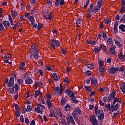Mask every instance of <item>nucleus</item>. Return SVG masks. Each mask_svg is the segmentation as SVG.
<instances>
[{"instance_id":"15","label":"nucleus","mask_w":125,"mask_h":125,"mask_svg":"<svg viewBox=\"0 0 125 125\" xmlns=\"http://www.w3.org/2000/svg\"><path fill=\"white\" fill-rule=\"evenodd\" d=\"M26 84H32L33 83V80L30 77H27L25 81Z\"/></svg>"},{"instance_id":"36","label":"nucleus","mask_w":125,"mask_h":125,"mask_svg":"<svg viewBox=\"0 0 125 125\" xmlns=\"http://www.w3.org/2000/svg\"><path fill=\"white\" fill-rule=\"evenodd\" d=\"M27 112L30 113L32 111V106H31V105L28 104L27 106Z\"/></svg>"},{"instance_id":"60","label":"nucleus","mask_w":125,"mask_h":125,"mask_svg":"<svg viewBox=\"0 0 125 125\" xmlns=\"http://www.w3.org/2000/svg\"><path fill=\"white\" fill-rule=\"evenodd\" d=\"M8 17H9L10 23L13 22V20L12 19V17H11V16L10 15H8Z\"/></svg>"},{"instance_id":"44","label":"nucleus","mask_w":125,"mask_h":125,"mask_svg":"<svg viewBox=\"0 0 125 125\" xmlns=\"http://www.w3.org/2000/svg\"><path fill=\"white\" fill-rule=\"evenodd\" d=\"M101 8H99V7H98V6H96L93 11L94 13H96V12H97L98 11V10H100V9H101Z\"/></svg>"},{"instance_id":"56","label":"nucleus","mask_w":125,"mask_h":125,"mask_svg":"<svg viewBox=\"0 0 125 125\" xmlns=\"http://www.w3.org/2000/svg\"><path fill=\"white\" fill-rule=\"evenodd\" d=\"M30 13H31V14H34V15H36V14H37V10H31L30 11Z\"/></svg>"},{"instance_id":"11","label":"nucleus","mask_w":125,"mask_h":125,"mask_svg":"<svg viewBox=\"0 0 125 125\" xmlns=\"http://www.w3.org/2000/svg\"><path fill=\"white\" fill-rule=\"evenodd\" d=\"M13 85H14V78L12 77L10 78L9 83H8V87H12Z\"/></svg>"},{"instance_id":"5","label":"nucleus","mask_w":125,"mask_h":125,"mask_svg":"<svg viewBox=\"0 0 125 125\" xmlns=\"http://www.w3.org/2000/svg\"><path fill=\"white\" fill-rule=\"evenodd\" d=\"M51 45L54 49H55V46L57 47H59V46H60V42H59L58 40L52 39L51 40Z\"/></svg>"},{"instance_id":"24","label":"nucleus","mask_w":125,"mask_h":125,"mask_svg":"<svg viewBox=\"0 0 125 125\" xmlns=\"http://www.w3.org/2000/svg\"><path fill=\"white\" fill-rule=\"evenodd\" d=\"M107 43L109 44V45H111V46H113V39L112 38L110 37L108 40H107Z\"/></svg>"},{"instance_id":"22","label":"nucleus","mask_w":125,"mask_h":125,"mask_svg":"<svg viewBox=\"0 0 125 125\" xmlns=\"http://www.w3.org/2000/svg\"><path fill=\"white\" fill-rule=\"evenodd\" d=\"M52 77L55 81H59V77H58L57 74H56V73H53Z\"/></svg>"},{"instance_id":"55","label":"nucleus","mask_w":125,"mask_h":125,"mask_svg":"<svg viewBox=\"0 0 125 125\" xmlns=\"http://www.w3.org/2000/svg\"><path fill=\"white\" fill-rule=\"evenodd\" d=\"M65 4V1L64 0H62L61 1H60V5L61 6H62V5H64Z\"/></svg>"},{"instance_id":"14","label":"nucleus","mask_w":125,"mask_h":125,"mask_svg":"<svg viewBox=\"0 0 125 125\" xmlns=\"http://www.w3.org/2000/svg\"><path fill=\"white\" fill-rule=\"evenodd\" d=\"M91 83L93 84V86H97V79L95 78H91Z\"/></svg>"},{"instance_id":"13","label":"nucleus","mask_w":125,"mask_h":125,"mask_svg":"<svg viewBox=\"0 0 125 125\" xmlns=\"http://www.w3.org/2000/svg\"><path fill=\"white\" fill-rule=\"evenodd\" d=\"M99 71L102 76H104V73L106 71V68L104 66L99 68Z\"/></svg>"},{"instance_id":"64","label":"nucleus","mask_w":125,"mask_h":125,"mask_svg":"<svg viewBox=\"0 0 125 125\" xmlns=\"http://www.w3.org/2000/svg\"><path fill=\"white\" fill-rule=\"evenodd\" d=\"M60 2V0H56L55 3V5H56V6H58Z\"/></svg>"},{"instance_id":"9","label":"nucleus","mask_w":125,"mask_h":125,"mask_svg":"<svg viewBox=\"0 0 125 125\" xmlns=\"http://www.w3.org/2000/svg\"><path fill=\"white\" fill-rule=\"evenodd\" d=\"M25 17H27V18L29 19V21L31 23H35L36 22L35 21V18L33 16H30L28 13L26 14Z\"/></svg>"},{"instance_id":"12","label":"nucleus","mask_w":125,"mask_h":125,"mask_svg":"<svg viewBox=\"0 0 125 125\" xmlns=\"http://www.w3.org/2000/svg\"><path fill=\"white\" fill-rule=\"evenodd\" d=\"M66 119L68 125H71V122H72L74 121V118H73V116L71 115H68V116H67Z\"/></svg>"},{"instance_id":"1","label":"nucleus","mask_w":125,"mask_h":125,"mask_svg":"<svg viewBox=\"0 0 125 125\" xmlns=\"http://www.w3.org/2000/svg\"><path fill=\"white\" fill-rule=\"evenodd\" d=\"M38 46L37 45H32L31 47V55H30V58L33 59V58H35V60H38L39 59V51H38Z\"/></svg>"},{"instance_id":"25","label":"nucleus","mask_w":125,"mask_h":125,"mask_svg":"<svg viewBox=\"0 0 125 125\" xmlns=\"http://www.w3.org/2000/svg\"><path fill=\"white\" fill-rule=\"evenodd\" d=\"M115 49H116V46H113L110 48V52L112 53V54H116Z\"/></svg>"},{"instance_id":"30","label":"nucleus","mask_w":125,"mask_h":125,"mask_svg":"<svg viewBox=\"0 0 125 125\" xmlns=\"http://www.w3.org/2000/svg\"><path fill=\"white\" fill-rule=\"evenodd\" d=\"M47 105L48 109L51 110V109H52V103H51V102H47Z\"/></svg>"},{"instance_id":"38","label":"nucleus","mask_w":125,"mask_h":125,"mask_svg":"<svg viewBox=\"0 0 125 125\" xmlns=\"http://www.w3.org/2000/svg\"><path fill=\"white\" fill-rule=\"evenodd\" d=\"M87 68H89V69H94V65H93V63H90L87 65Z\"/></svg>"},{"instance_id":"46","label":"nucleus","mask_w":125,"mask_h":125,"mask_svg":"<svg viewBox=\"0 0 125 125\" xmlns=\"http://www.w3.org/2000/svg\"><path fill=\"white\" fill-rule=\"evenodd\" d=\"M61 101V105H62V106H64V105L66 104V101L65 98H63Z\"/></svg>"},{"instance_id":"31","label":"nucleus","mask_w":125,"mask_h":125,"mask_svg":"<svg viewBox=\"0 0 125 125\" xmlns=\"http://www.w3.org/2000/svg\"><path fill=\"white\" fill-rule=\"evenodd\" d=\"M97 4V6L99 7V8H101V7L102 6V0H98Z\"/></svg>"},{"instance_id":"35","label":"nucleus","mask_w":125,"mask_h":125,"mask_svg":"<svg viewBox=\"0 0 125 125\" xmlns=\"http://www.w3.org/2000/svg\"><path fill=\"white\" fill-rule=\"evenodd\" d=\"M102 33L103 38L105 40H107V39H108V37L107 36V34H106V33H105V32L104 31H102Z\"/></svg>"},{"instance_id":"21","label":"nucleus","mask_w":125,"mask_h":125,"mask_svg":"<svg viewBox=\"0 0 125 125\" xmlns=\"http://www.w3.org/2000/svg\"><path fill=\"white\" fill-rule=\"evenodd\" d=\"M118 105H120V104H116L114 106V105H113V104L111 105V107H112V112H116V111H117V110H118Z\"/></svg>"},{"instance_id":"19","label":"nucleus","mask_w":125,"mask_h":125,"mask_svg":"<svg viewBox=\"0 0 125 125\" xmlns=\"http://www.w3.org/2000/svg\"><path fill=\"white\" fill-rule=\"evenodd\" d=\"M117 102H119V103H122V100H121V98H118L117 97H115L113 102L112 106H114L115 105V104L117 102Z\"/></svg>"},{"instance_id":"58","label":"nucleus","mask_w":125,"mask_h":125,"mask_svg":"<svg viewBox=\"0 0 125 125\" xmlns=\"http://www.w3.org/2000/svg\"><path fill=\"white\" fill-rule=\"evenodd\" d=\"M14 87L16 90V91H18V89L19 88V87L18 86V85L17 84H16L14 86Z\"/></svg>"},{"instance_id":"4","label":"nucleus","mask_w":125,"mask_h":125,"mask_svg":"<svg viewBox=\"0 0 125 125\" xmlns=\"http://www.w3.org/2000/svg\"><path fill=\"white\" fill-rule=\"evenodd\" d=\"M44 109H45V107L44 105L38 104L37 107L35 108V111L37 112L38 114L42 115V112H43Z\"/></svg>"},{"instance_id":"47","label":"nucleus","mask_w":125,"mask_h":125,"mask_svg":"<svg viewBox=\"0 0 125 125\" xmlns=\"http://www.w3.org/2000/svg\"><path fill=\"white\" fill-rule=\"evenodd\" d=\"M125 6H123L121 8L120 13H121V14H123V13H125Z\"/></svg>"},{"instance_id":"62","label":"nucleus","mask_w":125,"mask_h":125,"mask_svg":"<svg viewBox=\"0 0 125 125\" xmlns=\"http://www.w3.org/2000/svg\"><path fill=\"white\" fill-rule=\"evenodd\" d=\"M88 4H89V0H87L86 2L84 4V8H85V7H87Z\"/></svg>"},{"instance_id":"8","label":"nucleus","mask_w":125,"mask_h":125,"mask_svg":"<svg viewBox=\"0 0 125 125\" xmlns=\"http://www.w3.org/2000/svg\"><path fill=\"white\" fill-rule=\"evenodd\" d=\"M118 71H121V69H119V67H110L108 69V72L109 74H115V73L118 72Z\"/></svg>"},{"instance_id":"32","label":"nucleus","mask_w":125,"mask_h":125,"mask_svg":"<svg viewBox=\"0 0 125 125\" xmlns=\"http://www.w3.org/2000/svg\"><path fill=\"white\" fill-rule=\"evenodd\" d=\"M118 56L119 59H124L125 58V55H123V53L120 52L119 53H118Z\"/></svg>"},{"instance_id":"27","label":"nucleus","mask_w":125,"mask_h":125,"mask_svg":"<svg viewBox=\"0 0 125 125\" xmlns=\"http://www.w3.org/2000/svg\"><path fill=\"white\" fill-rule=\"evenodd\" d=\"M101 48H102V45H101L99 48L97 47H95L94 50L95 52L97 53V52H99L101 50Z\"/></svg>"},{"instance_id":"45","label":"nucleus","mask_w":125,"mask_h":125,"mask_svg":"<svg viewBox=\"0 0 125 125\" xmlns=\"http://www.w3.org/2000/svg\"><path fill=\"white\" fill-rule=\"evenodd\" d=\"M71 100L73 103H78V102H79V101L77 100L75 97H74L71 98Z\"/></svg>"},{"instance_id":"34","label":"nucleus","mask_w":125,"mask_h":125,"mask_svg":"<svg viewBox=\"0 0 125 125\" xmlns=\"http://www.w3.org/2000/svg\"><path fill=\"white\" fill-rule=\"evenodd\" d=\"M82 24V19L80 18L78 19V20L76 21V25L77 26H80V25Z\"/></svg>"},{"instance_id":"51","label":"nucleus","mask_w":125,"mask_h":125,"mask_svg":"<svg viewBox=\"0 0 125 125\" xmlns=\"http://www.w3.org/2000/svg\"><path fill=\"white\" fill-rule=\"evenodd\" d=\"M85 88L87 91H89V92H91L92 91V89H91V88L90 86H85Z\"/></svg>"},{"instance_id":"49","label":"nucleus","mask_w":125,"mask_h":125,"mask_svg":"<svg viewBox=\"0 0 125 125\" xmlns=\"http://www.w3.org/2000/svg\"><path fill=\"white\" fill-rule=\"evenodd\" d=\"M87 43L89 44H92V45H94L95 44V42L94 41H88Z\"/></svg>"},{"instance_id":"59","label":"nucleus","mask_w":125,"mask_h":125,"mask_svg":"<svg viewBox=\"0 0 125 125\" xmlns=\"http://www.w3.org/2000/svg\"><path fill=\"white\" fill-rule=\"evenodd\" d=\"M46 69L47 70V71H50V72H52L53 71L52 68H51L50 66H47Z\"/></svg>"},{"instance_id":"33","label":"nucleus","mask_w":125,"mask_h":125,"mask_svg":"<svg viewBox=\"0 0 125 125\" xmlns=\"http://www.w3.org/2000/svg\"><path fill=\"white\" fill-rule=\"evenodd\" d=\"M24 82V81L22 79H18L17 83H18V84H22Z\"/></svg>"},{"instance_id":"53","label":"nucleus","mask_w":125,"mask_h":125,"mask_svg":"<svg viewBox=\"0 0 125 125\" xmlns=\"http://www.w3.org/2000/svg\"><path fill=\"white\" fill-rule=\"evenodd\" d=\"M36 3H37V0H31V5H32L33 6H34V5H35Z\"/></svg>"},{"instance_id":"54","label":"nucleus","mask_w":125,"mask_h":125,"mask_svg":"<svg viewBox=\"0 0 125 125\" xmlns=\"http://www.w3.org/2000/svg\"><path fill=\"white\" fill-rule=\"evenodd\" d=\"M38 72H39V74L41 77H42L43 76V72H42V70L41 69H38Z\"/></svg>"},{"instance_id":"2","label":"nucleus","mask_w":125,"mask_h":125,"mask_svg":"<svg viewBox=\"0 0 125 125\" xmlns=\"http://www.w3.org/2000/svg\"><path fill=\"white\" fill-rule=\"evenodd\" d=\"M72 117L74 118L76 122L78 121L79 118L78 116H81L82 115V110L79 108H76L72 113Z\"/></svg>"},{"instance_id":"29","label":"nucleus","mask_w":125,"mask_h":125,"mask_svg":"<svg viewBox=\"0 0 125 125\" xmlns=\"http://www.w3.org/2000/svg\"><path fill=\"white\" fill-rule=\"evenodd\" d=\"M120 23H125V14L123 15V16L120 19Z\"/></svg>"},{"instance_id":"28","label":"nucleus","mask_w":125,"mask_h":125,"mask_svg":"<svg viewBox=\"0 0 125 125\" xmlns=\"http://www.w3.org/2000/svg\"><path fill=\"white\" fill-rule=\"evenodd\" d=\"M66 91L69 96H70V97H74V95H75V94L73 93V91L71 90H67Z\"/></svg>"},{"instance_id":"57","label":"nucleus","mask_w":125,"mask_h":125,"mask_svg":"<svg viewBox=\"0 0 125 125\" xmlns=\"http://www.w3.org/2000/svg\"><path fill=\"white\" fill-rule=\"evenodd\" d=\"M16 117H18L20 116V111L16 110Z\"/></svg>"},{"instance_id":"48","label":"nucleus","mask_w":125,"mask_h":125,"mask_svg":"<svg viewBox=\"0 0 125 125\" xmlns=\"http://www.w3.org/2000/svg\"><path fill=\"white\" fill-rule=\"evenodd\" d=\"M4 30V27H3V25L2 23H0V32H3Z\"/></svg>"},{"instance_id":"37","label":"nucleus","mask_w":125,"mask_h":125,"mask_svg":"<svg viewBox=\"0 0 125 125\" xmlns=\"http://www.w3.org/2000/svg\"><path fill=\"white\" fill-rule=\"evenodd\" d=\"M40 94H41V91L39 90L36 91L35 92L34 97L35 98H37V97H38V96H39V95H40Z\"/></svg>"},{"instance_id":"10","label":"nucleus","mask_w":125,"mask_h":125,"mask_svg":"<svg viewBox=\"0 0 125 125\" xmlns=\"http://www.w3.org/2000/svg\"><path fill=\"white\" fill-rule=\"evenodd\" d=\"M116 96V92L115 91H113L110 96L108 97V98L107 99L108 102H111V100H113L114 98H115V97Z\"/></svg>"},{"instance_id":"26","label":"nucleus","mask_w":125,"mask_h":125,"mask_svg":"<svg viewBox=\"0 0 125 125\" xmlns=\"http://www.w3.org/2000/svg\"><path fill=\"white\" fill-rule=\"evenodd\" d=\"M114 42L117 46H118V47H122V44H121V42L118 41V40H117V39H114Z\"/></svg>"},{"instance_id":"52","label":"nucleus","mask_w":125,"mask_h":125,"mask_svg":"<svg viewBox=\"0 0 125 125\" xmlns=\"http://www.w3.org/2000/svg\"><path fill=\"white\" fill-rule=\"evenodd\" d=\"M43 27V24L38 23V30H41Z\"/></svg>"},{"instance_id":"20","label":"nucleus","mask_w":125,"mask_h":125,"mask_svg":"<svg viewBox=\"0 0 125 125\" xmlns=\"http://www.w3.org/2000/svg\"><path fill=\"white\" fill-rule=\"evenodd\" d=\"M120 89L122 91L123 94H125V83H123L120 86Z\"/></svg>"},{"instance_id":"61","label":"nucleus","mask_w":125,"mask_h":125,"mask_svg":"<svg viewBox=\"0 0 125 125\" xmlns=\"http://www.w3.org/2000/svg\"><path fill=\"white\" fill-rule=\"evenodd\" d=\"M86 75H87V76L88 77L91 76V72L90 71H86Z\"/></svg>"},{"instance_id":"7","label":"nucleus","mask_w":125,"mask_h":125,"mask_svg":"<svg viewBox=\"0 0 125 125\" xmlns=\"http://www.w3.org/2000/svg\"><path fill=\"white\" fill-rule=\"evenodd\" d=\"M90 121L93 125H98L97 119L94 115L90 116Z\"/></svg>"},{"instance_id":"50","label":"nucleus","mask_w":125,"mask_h":125,"mask_svg":"<svg viewBox=\"0 0 125 125\" xmlns=\"http://www.w3.org/2000/svg\"><path fill=\"white\" fill-rule=\"evenodd\" d=\"M8 92L9 93H13V92H14V89L13 88H10L8 90Z\"/></svg>"},{"instance_id":"42","label":"nucleus","mask_w":125,"mask_h":125,"mask_svg":"<svg viewBox=\"0 0 125 125\" xmlns=\"http://www.w3.org/2000/svg\"><path fill=\"white\" fill-rule=\"evenodd\" d=\"M59 87H57L54 89L55 95H56V94H58V92H59Z\"/></svg>"},{"instance_id":"63","label":"nucleus","mask_w":125,"mask_h":125,"mask_svg":"<svg viewBox=\"0 0 125 125\" xmlns=\"http://www.w3.org/2000/svg\"><path fill=\"white\" fill-rule=\"evenodd\" d=\"M20 121H21L22 123H24V117L23 116V115H21Z\"/></svg>"},{"instance_id":"43","label":"nucleus","mask_w":125,"mask_h":125,"mask_svg":"<svg viewBox=\"0 0 125 125\" xmlns=\"http://www.w3.org/2000/svg\"><path fill=\"white\" fill-rule=\"evenodd\" d=\"M62 92H63V87L62 84H60V91H59V94L61 95L62 94Z\"/></svg>"},{"instance_id":"40","label":"nucleus","mask_w":125,"mask_h":125,"mask_svg":"<svg viewBox=\"0 0 125 125\" xmlns=\"http://www.w3.org/2000/svg\"><path fill=\"white\" fill-rule=\"evenodd\" d=\"M46 102H51L50 99H51V96L50 95V94H47L46 96Z\"/></svg>"},{"instance_id":"3","label":"nucleus","mask_w":125,"mask_h":125,"mask_svg":"<svg viewBox=\"0 0 125 125\" xmlns=\"http://www.w3.org/2000/svg\"><path fill=\"white\" fill-rule=\"evenodd\" d=\"M96 117H98V121L102 122L104 118V113L102 109H99L97 111L95 112Z\"/></svg>"},{"instance_id":"23","label":"nucleus","mask_w":125,"mask_h":125,"mask_svg":"<svg viewBox=\"0 0 125 125\" xmlns=\"http://www.w3.org/2000/svg\"><path fill=\"white\" fill-rule=\"evenodd\" d=\"M70 110H71V106L69 104H66L64 107V111H65V112H69Z\"/></svg>"},{"instance_id":"41","label":"nucleus","mask_w":125,"mask_h":125,"mask_svg":"<svg viewBox=\"0 0 125 125\" xmlns=\"http://www.w3.org/2000/svg\"><path fill=\"white\" fill-rule=\"evenodd\" d=\"M11 13L13 17H16L17 16V12L16 11L12 10Z\"/></svg>"},{"instance_id":"6","label":"nucleus","mask_w":125,"mask_h":125,"mask_svg":"<svg viewBox=\"0 0 125 125\" xmlns=\"http://www.w3.org/2000/svg\"><path fill=\"white\" fill-rule=\"evenodd\" d=\"M53 114L55 117H59L60 118H62V119H64V116H63V114H62V113L61 112V110H60V109H54Z\"/></svg>"},{"instance_id":"16","label":"nucleus","mask_w":125,"mask_h":125,"mask_svg":"<svg viewBox=\"0 0 125 125\" xmlns=\"http://www.w3.org/2000/svg\"><path fill=\"white\" fill-rule=\"evenodd\" d=\"M2 23L5 28H8L9 26H10V23H9V21H8L3 20Z\"/></svg>"},{"instance_id":"39","label":"nucleus","mask_w":125,"mask_h":125,"mask_svg":"<svg viewBox=\"0 0 125 125\" xmlns=\"http://www.w3.org/2000/svg\"><path fill=\"white\" fill-rule=\"evenodd\" d=\"M119 29L122 31V32H125V25L121 24L119 26Z\"/></svg>"},{"instance_id":"17","label":"nucleus","mask_w":125,"mask_h":125,"mask_svg":"<svg viewBox=\"0 0 125 125\" xmlns=\"http://www.w3.org/2000/svg\"><path fill=\"white\" fill-rule=\"evenodd\" d=\"M44 17L45 19H49L50 20H51V18H52V13L50 12L49 14H46Z\"/></svg>"},{"instance_id":"18","label":"nucleus","mask_w":125,"mask_h":125,"mask_svg":"<svg viewBox=\"0 0 125 125\" xmlns=\"http://www.w3.org/2000/svg\"><path fill=\"white\" fill-rule=\"evenodd\" d=\"M98 62L99 63V67H104V62L103 60H101V59H99L98 60Z\"/></svg>"}]
</instances>
